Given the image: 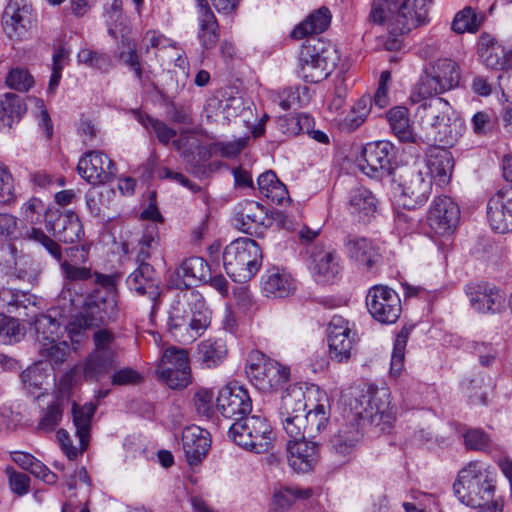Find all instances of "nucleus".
I'll list each match as a JSON object with an SVG mask.
<instances>
[{"label":"nucleus","instance_id":"obj_1","mask_svg":"<svg viewBox=\"0 0 512 512\" xmlns=\"http://www.w3.org/2000/svg\"><path fill=\"white\" fill-rule=\"evenodd\" d=\"M387 389L368 390L350 401L351 420L342 424L331 436L328 448L341 463L350 461L363 438V429L372 435L389 433L395 421Z\"/></svg>","mask_w":512,"mask_h":512},{"label":"nucleus","instance_id":"obj_2","mask_svg":"<svg viewBox=\"0 0 512 512\" xmlns=\"http://www.w3.org/2000/svg\"><path fill=\"white\" fill-rule=\"evenodd\" d=\"M211 323V311L195 290H180L169 311L168 327L176 341L189 344L199 338Z\"/></svg>","mask_w":512,"mask_h":512},{"label":"nucleus","instance_id":"obj_3","mask_svg":"<svg viewBox=\"0 0 512 512\" xmlns=\"http://www.w3.org/2000/svg\"><path fill=\"white\" fill-rule=\"evenodd\" d=\"M432 0H374L370 19L386 24L390 34L403 35L428 23Z\"/></svg>","mask_w":512,"mask_h":512},{"label":"nucleus","instance_id":"obj_4","mask_svg":"<svg viewBox=\"0 0 512 512\" xmlns=\"http://www.w3.org/2000/svg\"><path fill=\"white\" fill-rule=\"evenodd\" d=\"M416 110V118L428 140L453 146L465 131V123L455 117L448 101L441 97H427Z\"/></svg>","mask_w":512,"mask_h":512},{"label":"nucleus","instance_id":"obj_5","mask_svg":"<svg viewBox=\"0 0 512 512\" xmlns=\"http://www.w3.org/2000/svg\"><path fill=\"white\" fill-rule=\"evenodd\" d=\"M453 489L458 500L464 505L480 506L495 499V473L482 463L471 461L459 471Z\"/></svg>","mask_w":512,"mask_h":512},{"label":"nucleus","instance_id":"obj_6","mask_svg":"<svg viewBox=\"0 0 512 512\" xmlns=\"http://www.w3.org/2000/svg\"><path fill=\"white\" fill-rule=\"evenodd\" d=\"M339 59L333 44L320 38H309L300 49L297 74L307 83L321 82L333 72Z\"/></svg>","mask_w":512,"mask_h":512},{"label":"nucleus","instance_id":"obj_7","mask_svg":"<svg viewBox=\"0 0 512 512\" xmlns=\"http://www.w3.org/2000/svg\"><path fill=\"white\" fill-rule=\"evenodd\" d=\"M116 277L97 273L94 288L83 298L82 313L98 327L116 321L119 309L117 305Z\"/></svg>","mask_w":512,"mask_h":512},{"label":"nucleus","instance_id":"obj_8","mask_svg":"<svg viewBox=\"0 0 512 512\" xmlns=\"http://www.w3.org/2000/svg\"><path fill=\"white\" fill-rule=\"evenodd\" d=\"M262 263V250L251 238H238L223 252V265L228 276L238 283L249 281Z\"/></svg>","mask_w":512,"mask_h":512},{"label":"nucleus","instance_id":"obj_9","mask_svg":"<svg viewBox=\"0 0 512 512\" xmlns=\"http://www.w3.org/2000/svg\"><path fill=\"white\" fill-rule=\"evenodd\" d=\"M227 433L236 445L247 451L261 454L272 448V427L265 417L252 415L237 418Z\"/></svg>","mask_w":512,"mask_h":512},{"label":"nucleus","instance_id":"obj_10","mask_svg":"<svg viewBox=\"0 0 512 512\" xmlns=\"http://www.w3.org/2000/svg\"><path fill=\"white\" fill-rule=\"evenodd\" d=\"M459 81L460 71L457 64L451 59H438L424 66L415 92L419 98L426 99L457 87Z\"/></svg>","mask_w":512,"mask_h":512},{"label":"nucleus","instance_id":"obj_11","mask_svg":"<svg viewBox=\"0 0 512 512\" xmlns=\"http://www.w3.org/2000/svg\"><path fill=\"white\" fill-rule=\"evenodd\" d=\"M246 374L254 386L269 392L281 387L290 377V369L267 357L259 350H252L247 358Z\"/></svg>","mask_w":512,"mask_h":512},{"label":"nucleus","instance_id":"obj_12","mask_svg":"<svg viewBox=\"0 0 512 512\" xmlns=\"http://www.w3.org/2000/svg\"><path fill=\"white\" fill-rule=\"evenodd\" d=\"M366 306L371 317L381 324H394L402 312L398 293L386 285H374L366 295Z\"/></svg>","mask_w":512,"mask_h":512},{"label":"nucleus","instance_id":"obj_13","mask_svg":"<svg viewBox=\"0 0 512 512\" xmlns=\"http://www.w3.org/2000/svg\"><path fill=\"white\" fill-rule=\"evenodd\" d=\"M327 339L330 358L338 363L351 358L352 350L357 342V333L352 329L348 320L340 315H334L327 328Z\"/></svg>","mask_w":512,"mask_h":512},{"label":"nucleus","instance_id":"obj_14","mask_svg":"<svg viewBox=\"0 0 512 512\" xmlns=\"http://www.w3.org/2000/svg\"><path fill=\"white\" fill-rule=\"evenodd\" d=\"M394 145L389 141L368 143L363 147L358 166L370 177H384L392 173Z\"/></svg>","mask_w":512,"mask_h":512},{"label":"nucleus","instance_id":"obj_15","mask_svg":"<svg viewBox=\"0 0 512 512\" xmlns=\"http://www.w3.org/2000/svg\"><path fill=\"white\" fill-rule=\"evenodd\" d=\"M232 222L240 231L258 236L264 229L271 226L272 219L262 204L244 200L235 206Z\"/></svg>","mask_w":512,"mask_h":512},{"label":"nucleus","instance_id":"obj_16","mask_svg":"<svg viewBox=\"0 0 512 512\" xmlns=\"http://www.w3.org/2000/svg\"><path fill=\"white\" fill-rule=\"evenodd\" d=\"M399 186L402 195L408 199L404 205L414 209L428 200L432 190V180L418 167L410 166L401 169Z\"/></svg>","mask_w":512,"mask_h":512},{"label":"nucleus","instance_id":"obj_17","mask_svg":"<svg viewBox=\"0 0 512 512\" xmlns=\"http://www.w3.org/2000/svg\"><path fill=\"white\" fill-rule=\"evenodd\" d=\"M46 229L60 242L73 244L84 237V229L73 211L48 210L45 213Z\"/></svg>","mask_w":512,"mask_h":512},{"label":"nucleus","instance_id":"obj_18","mask_svg":"<svg viewBox=\"0 0 512 512\" xmlns=\"http://www.w3.org/2000/svg\"><path fill=\"white\" fill-rule=\"evenodd\" d=\"M77 172L86 182L100 185L112 180L117 169L106 154L100 151H90L79 159Z\"/></svg>","mask_w":512,"mask_h":512},{"label":"nucleus","instance_id":"obj_19","mask_svg":"<svg viewBox=\"0 0 512 512\" xmlns=\"http://www.w3.org/2000/svg\"><path fill=\"white\" fill-rule=\"evenodd\" d=\"M487 219L491 229L497 233L512 231V185L496 191L488 200Z\"/></svg>","mask_w":512,"mask_h":512},{"label":"nucleus","instance_id":"obj_20","mask_svg":"<svg viewBox=\"0 0 512 512\" xmlns=\"http://www.w3.org/2000/svg\"><path fill=\"white\" fill-rule=\"evenodd\" d=\"M19 236L42 245L47 252L57 261L62 259V251L59 244L50 238L40 228H28L24 234L17 231V218L6 213L0 214V240L16 239Z\"/></svg>","mask_w":512,"mask_h":512},{"label":"nucleus","instance_id":"obj_21","mask_svg":"<svg viewBox=\"0 0 512 512\" xmlns=\"http://www.w3.org/2000/svg\"><path fill=\"white\" fill-rule=\"evenodd\" d=\"M217 409L228 419L247 417L252 411V400L248 391L238 384L223 387L217 397Z\"/></svg>","mask_w":512,"mask_h":512},{"label":"nucleus","instance_id":"obj_22","mask_svg":"<svg viewBox=\"0 0 512 512\" xmlns=\"http://www.w3.org/2000/svg\"><path fill=\"white\" fill-rule=\"evenodd\" d=\"M460 220V209L449 196L436 197L428 211L427 223L438 235L454 231Z\"/></svg>","mask_w":512,"mask_h":512},{"label":"nucleus","instance_id":"obj_23","mask_svg":"<svg viewBox=\"0 0 512 512\" xmlns=\"http://www.w3.org/2000/svg\"><path fill=\"white\" fill-rule=\"evenodd\" d=\"M308 267L316 282L322 284L333 281L341 272L335 250L323 244H316L309 251Z\"/></svg>","mask_w":512,"mask_h":512},{"label":"nucleus","instance_id":"obj_24","mask_svg":"<svg viewBox=\"0 0 512 512\" xmlns=\"http://www.w3.org/2000/svg\"><path fill=\"white\" fill-rule=\"evenodd\" d=\"M210 271L209 264L202 257L187 258L170 275L169 286L178 290H188L198 282L207 283Z\"/></svg>","mask_w":512,"mask_h":512},{"label":"nucleus","instance_id":"obj_25","mask_svg":"<svg viewBox=\"0 0 512 512\" xmlns=\"http://www.w3.org/2000/svg\"><path fill=\"white\" fill-rule=\"evenodd\" d=\"M310 407L304 412L305 429L307 439H315L324 429L330 420V401L324 391L315 389V396L309 397Z\"/></svg>","mask_w":512,"mask_h":512},{"label":"nucleus","instance_id":"obj_26","mask_svg":"<svg viewBox=\"0 0 512 512\" xmlns=\"http://www.w3.org/2000/svg\"><path fill=\"white\" fill-rule=\"evenodd\" d=\"M343 246L344 253L351 261L369 271L376 268L382 260L378 247L365 237L347 235Z\"/></svg>","mask_w":512,"mask_h":512},{"label":"nucleus","instance_id":"obj_27","mask_svg":"<svg viewBox=\"0 0 512 512\" xmlns=\"http://www.w3.org/2000/svg\"><path fill=\"white\" fill-rule=\"evenodd\" d=\"M466 294L471 306L482 313L501 311L504 296L494 285L488 283H473L466 287Z\"/></svg>","mask_w":512,"mask_h":512},{"label":"nucleus","instance_id":"obj_28","mask_svg":"<svg viewBox=\"0 0 512 512\" xmlns=\"http://www.w3.org/2000/svg\"><path fill=\"white\" fill-rule=\"evenodd\" d=\"M211 446L210 433L199 426H187L182 431V447L189 465H198Z\"/></svg>","mask_w":512,"mask_h":512},{"label":"nucleus","instance_id":"obj_29","mask_svg":"<svg viewBox=\"0 0 512 512\" xmlns=\"http://www.w3.org/2000/svg\"><path fill=\"white\" fill-rule=\"evenodd\" d=\"M31 22V8L19 0H11L2 14V28L11 39L21 38Z\"/></svg>","mask_w":512,"mask_h":512},{"label":"nucleus","instance_id":"obj_30","mask_svg":"<svg viewBox=\"0 0 512 512\" xmlns=\"http://www.w3.org/2000/svg\"><path fill=\"white\" fill-rule=\"evenodd\" d=\"M426 167L431 180L442 187L449 184L453 168L454 158L452 153L444 147L433 146L426 152Z\"/></svg>","mask_w":512,"mask_h":512},{"label":"nucleus","instance_id":"obj_31","mask_svg":"<svg viewBox=\"0 0 512 512\" xmlns=\"http://www.w3.org/2000/svg\"><path fill=\"white\" fill-rule=\"evenodd\" d=\"M128 288L139 296H147L154 303L160 297L159 280L151 264L138 265L126 279Z\"/></svg>","mask_w":512,"mask_h":512},{"label":"nucleus","instance_id":"obj_32","mask_svg":"<svg viewBox=\"0 0 512 512\" xmlns=\"http://www.w3.org/2000/svg\"><path fill=\"white\" fill-rule=\"evenodd\" d=\"M287 452L289 466L298 473L311 471L318 462L317 444L310 439L288 441Z\"/></svg>","mask_w":512,"mask_h":512},{"label":"nucleus","instance_id":"obj_33","mask_svg":"<svg viewBox=\"0 0 512 512\" xmlns=\"http://www.w3.org/2000/svg\"><path fill=\"white\" fill-rule=\"evenodd\" d=\"M378 201L367 188L357 187L350 191L348 209L359 222L367 223L377 213Z\"/></svg>","mask_w":512,"mask_h":512},{"label":"nucleus","instance_id":"obj_34","mask_svg":"<svg viewBox=\"0 0 512 512\" xmlns=\"http://www.w3.org/2000/svg\"><path fill=\"white\" fill-rule=\"evenodd\" d=\"M30 324L34 327L38 343L58 341L64 333L63 317H57L56 310L32 317Z\"/></svg>","mask_w":512,"mask_h":512},{"label":"nucleus","instance_id":"obj_35","mask_svg":"<svg viewBox=\"0 0 512 512\" xmlns=\"http://www.w3.org/2000/svg\"><path fill=\"white\" fill-rule=\"evenodd\" d=\"M97 410V403L87 402L83 405L72 404V419L79 438L80 450L84 452L89 444L92 418Z\"/></svg>","mask_w":512,"mask_h":512},{"label":"nucleus","instance_id":"obj_36","mask_svg":"<svg viewBox=\"0 0 512 512\" xmlns=\"http://www.w3.org/2000/svg\"><path fill=\"white\" fill-rule=\"evenodd\" d=\"M262 290L266 296L284 298L295 289L293 279L278 267L268 269L261 279Z\"/></svg>","mask_w":512,"mask_h":512},{"label":"nucleus","instance_id":"obj_37","mask_svg":"<svg viewBox=\"0 0 512 512\" xmlns=\"http://www.w3.org/2000/svg\"><path fill=\"white\" fill-rule=\"evenodd\" d=\"M313 395H315V389H310L306 393L301 386L297 384L290 385L282 396L279 416L304 414L310 407L309 397Z\"/></svg>","mask_w":512,"mask_h":512},{"label":"nucleus","instance_id":"obj_38","mask_svg":"<svg viewBox=\"0 0 512 512\" xmlns=\"http://www.w3.org/2000/svg\"><path fill=\"white\" fill-rule=\"evenodd\" d=\"M24 99L15 93L0 96V130L11 129L26 113Z\"/></svg>","mask_w":512,"mask_h":512},{"label":"nucleus","instance_id":"obj_39","mask_svg":"<svg viewBox=\"0 0 512 512\" xmlns=\"http://www.w3.org/2000/svg\"><path fill=\"white\" fill-rule=\"evenodd\" d=\"M159 244L160 237L157 224L148 225L131 248V254L137 265L150 264L148 261L158 250Z\"/></svg>","mask_w":512,"mask_h":512},{"label":"nucleus","instance_id":"obj_40","mask_svg":"<svg viewBox=\"0 0 512 512\" xmlns=\"http://www.w3.org/2000/svg\"><path fill=\"white\" fill-rule=\"evenodd\" d=\"M331 13L327 7H321L310 13L291 32L294 39H302L306 36L324 32L331 23Z\"/></svg>","mask_w":512,"mask_h":512},{"label":"nucleus","instance_id":"obj_41","mask_svg":"<svg viewBox=\"0 0 512 512\" xmlns=\"http://www.w3.org/2000/svg\"><path fill=\"white\" fill-rule=\"evenodd\" d=\"M257 185L260 194L272 203L283 205L290 202L286 186L278 179L274 171L267 170L260 174Z\"/></svg>","mask_w":512,"mask_h":512},{"label":"nucleus","instance_id":"obj_42","mask_svg":"<svg viewBox=\"0 0 512 512\" xmlns=\"http://www.w3.org/2000/svg\"><path fill=\"white\" fill-rule=\"evenodd\" d=\"M390 129L400 142L415 143L416 137L410 123L409 110L404 106H395L386 113Z\"/></svg>","mask_w":512,"mask_h":512},{"label":"nucleus","instance_id":"obj_43","mask_svg":"<svg viewBox=\"0 0 512 512\" xmlns=\"http://www.w3.org/2000/svg\"><path fill=\"white\" fill-rule=\"evenodd\" d=\"M180 368L156 370L159 380L164 382L171 389H183L191 382V369L188 354H181L176 359Z\"/></svg>","mask_w":512,"mask_h":512},{"label":"nucleus","instance_id":"obj_44","mask_svg":"<svg viewBox=\"0 0 512 512\" xmlns=\"http://www.w3.org/2000/svg\"><path fill=\"white\" fill-rule=\"evenodd\" d=\"M117 366V359L90 353L83 363V378L87 382H98Z\"/></svg>","mask_w":512,"mask_h":512},{"label":"nucleus","instance_id":"obj_45","mask_svg":"<svg viewBox=\"0 0 512 512\" xmlns=\"http://www.w3.org/2000/svg\"><path fill=\"white\" fill-rule=\"evenodd\" d=\"M31 295L10 288L0 289V307L7 308L9 313H17L19 317L28 318L30 315L26 312L29 305L34 306Z\"/></svg>","mask_w":512,"mask_h":512},{"label":"nucleus","instance_id":"obj_46","mask_svg":"<svg viewBox=\"0 0 512 512\" xmlns=\"http://www.w3.org/2000/svg\"><path fill=\"white\" fill-rule=\"evenodd\" d=\"M313 495L311 488L298 486H281L273 493L272 505L275 511H287L295 501L309 499Z\"/></svg>","mask_w":512,"mask_h":512},{"label":"nucleus","instance_id":"obj_47","mask_svg":"<svg viewBox=\"0 0 512 512\" xmlns=\"http://www.w3.org/2000/svg\"><path fill=\"white\" fill-rule=\"evenodd\" d=\"M485 21L483 13H477L472 7L467 6L456 13L451 23V29L457 34L476 33Z\"/></svg>","mask_w":512,"mask_h":512},{"label":"nucleus","instance_id":"obj_48","mask_svg":"<svg viewBox=\"0 0 512 512\" xmlns=\"http://www.w3.org/2000/svg\"><path fill=\"white\" fill-rule=\"evenodd\" d=\"M227 353L226 346L222 340L207 339L198 345V360L206 368H213L219 365Z\"/></svg>","mask_w":512,"mask_h":512},{"label":"nucleus","instance_id":"obj_49","mask_svg":"<svg viewBox=\"0 0 512 512\" xmlns=\"http://www.w3.org/2000/svg\"><path fill=\"white\" fill-rule=\"evenodd\" d=\"M198 39L204 50L213 49L220 39V27L214 14H207L198 17Z\"/></svg>","mask_w":512,"mask_h":512},{"label":"nucleus","instance_id":"obj_50","mask_svg":"<svg viewBox=\"0 0 512 512\" xmlns=\"http://www.w3.org/2000/svg\"><path fill=\"white\" fill-rule=\"evenodd\" d=\"M64 404L60 398L51 401L45 408L42 409L40 419L36 426L39 433L53 432L60 424L63 418Z\"/></svg>","mask_w":512,"mask_h":512},{"label":"nucleus","instance_id":"obj_51","mask_svg":"<svg viewBox=\"0 0 512 512\" xmlns=\"http://www.w3.org/2000/svg\"><path fill=\"white\" fill-rule=\"evenodd\" d=\"M372 107V97L362 96L352 107L351 112L343 119L340 126L342 130L354 131L366 120Z\"/></svg>","mask_w":512,"mask_h":512},{"label":"nucleus","instance_id":"obj_52","mask_svg":"<svg viewBox=\"0 0 512 512\" xmlns=\"http://www.w3.org/2000/svg\"><path fill=\"white\" fill-rule=\"evenodd\" d=\"M39 344V354L53 368L62 365L70 355V345L67 341H47Z\"/></svg>","mask_w":512,"mask_h":512},{"label":"nucleus","instance_id":"obj_53","mask_svg":"<svg viewBox=\"0 0 512 512\" xmlns=\"http://www.w3.org/2000/svg\"><path fill=\"white\" fill-rule=\"evenodd\" d=\"M137 120L150 133H155L158 141L163 145L169 144L177 134L175 129L168 127L163 121L152 118L148 114L138 112Z\"/></svg>","mask_w":512,"mask_h":512},{"label":"nucleus","instance_id":"obj_54","mask_svg":"<svg viewBox=\"0 0 512 512\" xmlns=\"http://www.w3.org/2000/svg\"><path fill=\"white\" fill-rule=\"evenodd\" d=\"M87 282L63 283L58 302L63 310H72L82 305L85 284Z\"/></svg>","mask_w":512,"mask_h":512},{"label":"nucleus","instance_id":"obj_55","mask_svg":"<svg viewBox=\"0 0 512 512\" xmlns=\"http://www.w3.org/2000/svg\"><path fill=\"white\" fill-rule=\"evenodd\" d=\"M77 61L79 64H84L102 72H108L113 66L112 59L108 54L89 48L80 49L77 54Z\"/></svg>","mask_w":512,"mask_h":512},{"label":"nucleus","instance_id":"obj_56","mask_svg":"<svg viewBox=\"0 0 512 512\" xmlns=\"http://www.w3.org/2000/svg\"><path fill=\"white\" fill-rule=\"evenodd\" d=\"M233 101L235 99L222 100L216 96L209 97L204 106V114L207 121L229 120V117L232 115L229 110Z\"/></svg>","mask_w":512,"mask_h":512},{"label":"nucleus","instance_id":"obj_57","mask_svg":"<svg viewBox=\"0 0 512 512\" xmlns=\"http://www.w3.org/2000/svg\"><path fill=\"white\" fill-rule=\"evenodd\" d=\"M61 272L63 275V283L74 282H91L94 284L95 275L98 272H92L91 268L85 266H78L68 260H64L60 264Z\"/></svg>","mask_w":512,"mask_h":512},{"label":"nucleus","instance_id":"obj_58","mask_svg":"<svg viewBox=\"0 0 512 512\" xmlns=\"http://www.w3.org/2000/svg\"><path fill=\"white\" fill-rule=\"evenodd\" d=\"M115 335L108 329H98L93 334L95 348L91 353H97L110 358L117 359L118 351L114 344Z\"/></svg>","mask_w":512,"mask_h":512},{"label":"nucleus","instance_id":"obj_59","mask_svg":"<svg viewBox=\"0 0 512 512\" xmlns=\"http://www.w3.org/2000/svg\"><path fill=\"white\" fill-rule=\"evenodd\" d=\"M481 60L492 69H509L512 68V50H507L503 45L498 44L489 53L484 54Z\"/></svg>","mask_w":512,"mask_h":512},{"label":"nucleus","instance_id":"obj_60","mask_svg":"<svg viewBox=\"0 0 512 512\" xmlns=\"http://www.w3.org/2000/svg\"><path fill=\"white\" fill-rule=\"evenodd\" d=\"M24 335L25 331L17 319L0 313V343L10 344L19 342Z\"/></svg>","mask_w":512,"mask_h":512},{"label":"nucleus","instance_id":"obj_61","mask_svg":"<svg viewBox=\"0 0 512 512\" xmlns=\"http://www.w3.org/2000/svg\"><path fill=\"white\" fill-rule=\"evenodd\" d=\"M409 330L402 328L394 341L391 355L390 374L398 376L404 367L405 348L408 340Z\"/></svg>","mask_w":512,"mask_h":512},{"label":"nucleus","instance_id":"obj_62","mask_svg":"<svg viewBox=\"0 0 512 512\" xmlns=\"http://www.w3.org/2000/svg\"><path fill=\"white\" fill-rule=\"evenodd\" d=\"M462 389L469 401L473 405L486 404L487 385L485 379L480 376H474L462 383Z\"/></svg>","mask_w":512,"mask_h":512},{"label":"nucleus","instance_id":"obj_63","mask_svg":"<svg viewBox=\"0 0 512 512\" xmlns=\"http://www.w3.org/2000/svg\"><path fill=\"white\" fill-rule=\"evenodd\" d=\"M279 418L285 433L291 439L290 441H301L307 439L303 414L279 416Z\"/></svg>","mask_w":512,"mask_h":512},{"label":"nucleus","instance_id":"obj_64","mask_svg":"<svg viewBox=\"0 0 512 512\" xmlns=\"http://www.w3.org/2000/svg\"><path fill=\"white\" fill-rule=\"evenodd\" d=\"M90 322L81 312L68 323L67 327H64V331H68L69 338L73 344H80L87 337L89 330L99 328Z\"/></svg>","mask_w":512,"mask_h":512}]
</instances>
